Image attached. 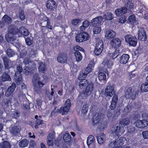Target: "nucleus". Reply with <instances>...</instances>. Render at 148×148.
Wrapping results in <instances>:
<instances>
[{
  "label": "nucleus",
  "mask_w": 148,
  "mask_h": 148,
  "mask_svg": "<svg viewBox=\"0 0 148 148\" xmlns=\"http://www.w3.org/2000/svg\"><path fill=\"white\" fill-rule=\"evenodd\" d=\"M118 102V96L116 94H114L112 97L110 106V108L108 110L107 113V116L108 118L112 117V120L116 119L118 116L120 114L121 109L116 107Z\"/></svg>",
  "instance_id": "1"
},
{
  "label": "nucleus",
  "mask_w": 148,
  "mask_h": 148,
  "mask_svg": "<svg viewBox=\"0 0 148 148\" xmlns=\"http://www.w3.org/2000/svg\"><path fill=\"white\" fill-rule=\"evenodd\" d=\"M95 64L94 60L90 61L87 67L82 72V74L79 75L78 78L80 80L79 86L81 89H84L88 84V81L85 79L87 75L91 72L94 68Z\"/></svg>",
  "instance_id": "2"
},
{
  "label": "nucleus",
  "mask_w": 148,
  "mask_h": 148,
  "mask_svg": "<svg viewBox=\"0 0 148 148\" xmlns=\"http://www.w3.org/2000/svg\"><path fill=\"white\" fill-rule=\"evenodd\" d=\"M130 121L127 118L122 119L119 121V124H116L113 126L112 130L117 136L122 134L125 132L124 127L128 125Z\"/></svg>",
  "instance_id": "3"
},
{
  "label": "nucleus",
  "mask_w": 148,
  "mask_h": 148,
  "mask_svg": "<svg viewBox=\"0 0 148 148\" xmlns=\"http://www.w3.org/2000/svg\"><path fill=\"white\" fill-rule=\"evenodd\" d=\"M20 32L19 28L14 25H11L8 28V36L6 39L8 42L13 41L16 39V35H18Z\"/></svg>",
  "instance_id": "4"
},
{
  "label": "nucleus",
  "mask_w": 148,
  "mask_h": 148,
  "mask_svg": "<svg viewBox=\"0 0 148 148\" xmlns=\"http://www.w3.org/2000/svg\"><path fill=\"white\" fill-rule=\"evenodd\" d=\"M125 97L132 100L135 99L139 95L141 94L139 89L138 88L134 86L130 87L127 89Z\"/></svg>",
  "instance_id": "5"
},
{
  "label": "nucleus",
  "mask_w": 148,
  "mask_h": 148,
  "mask_svg": "<svg viewBox=\"0 0 148 148\" xmlns=\"http://www.w3.org/2000/svg\"><path fill=\"white\" fill-rule=\"evenodd\" d=\"M57 107H56L52 110L51 115H56L57 114L59 113L63 115L68 113L70 109L67 107L64 106L61 107L60 109L56 110Z\"/></svg>",
  "instance_id": "6"
},
{
  "label": "nucleus",
  "mask_w": 148,
  "mask_h": 148,
  "mask_svg": "<svg viewBox=\"0 0 148 148\" xmlns=\"http://www.w3.org/2000/svg\"><path fill=\"white\" fill-rule=\"evenodd\" d=\"M125 39L130 46L135 47L137 44V39L136 37L130 34H127L125 36Z\"/></svg>",
  "instance_id": "7"
},
{
  "label": "nucleus",
  "mask_w": 148,
  "mask_h": 148,
  "mask_svg": "<svg viewBox=\"0 0 148 148\" xmlns=\"http://www.w3.org/2000/svg\"><path fill=\"white\" fill-rule=\"evenodd\" d=\"M17 71L15 72L14 76V79L16 83L20 82L22 79V76L21 73L23 71V69L21 65L19 64L16 67Z\"/></svg>",
  "instance_id": "8"
},
{
  "label": "nucleus",
  "mask_w": 148,
  "mask_h": 148,
  "mask_svg": "<svg viewBox=\"0 0 148 148\" xmlns=\"http://www.w3.org/2000/svg\"><path fill=\"white\" fill-rule=\"evenodd\" d=\"M89 38V36L88 34L85 32H81L80 34H77L75 37L76 41L79 42L86 41Z\"/></svg>",
  "instance_id": "9"
},
{
  "label": "nucleus",
  "mask_w": 148,
  "mask_h": 148,
  "mask_svg": "<svg viewBox=\"0 0 148 148\" xmlns=\"http://www.w3.org/2000/svg\"><path fill=\"white\" fill-rule=\"evenodd\" d=\"M94 84L92 83H89V82H88L83 94L85 96V97H87L92 93L94 89Z\"/></svg>",
  "instance_id": "10"
},
{
  "label": "nucleus",
  "mask_w": 148,
  "mask_h": 148,
  "mask_svg": "<svg viewBox=\"0 0 148 148\" xmlns=\"http://www.w3.org/2000/svg\"><path fill=\"white\" fill-rule=\"evenodd\" d=\"M77 50H75L74 55L75 59L77 62H79L81 61L82 59V56L81 53L79 51H83L84 49L79 46H77L76 48Z\"/></svg>",
  "instance_id": "11"
},
{
  "label": "nucleus",
  "mask_w": 148,
  "mask_h": 148,
  "mask_svg": "<svg viewBox=\"0 0 148 148\" xmlns=\"http://www.w3.org/2000/svg\"><path fill=\"white\" fill-rule=\"evenodd\" d=\"M110 43L112 48L117 50L121 46V41L119 38H116L113 39L111 41Z\"/></svg>",
  "instance_id": "12"
},
{
  "label": "nucleus",
  "mask_w": 148,
  "mask_h": 148,
  "mask_svg": "<svg viewBox=\"0 0 148 148\" xmlns=\"http://www.w3.org/2000/svg\"><path fill=\"white\" fill-rule=\"evenodd\" d=\"M46 7L50 11H54L57 8V4L54 0H48L46 3Z\"/></svg>",
  "instance_id": "13"
},
{
  "label": "nucleus",
  "mask_w": 148,
  "mask_h": 148,
  "mask_svg": "<svg viewBox=\"0 0 148 148\" xmlns=\"http://www.w3.org/2000/svg\"><path fill=\"white\" fill-rule=\"evenodd\" d=\"M114 89V87L110 83L108 84L105 90V95L107 96L112 97L115 93Z\"/></svg>",
  "instance_id": "14"
},
{
  "label": "nucleus",
  "mask_w": 148,
  "mask_h": 148,
  "mask_svg": "<svg viewBox=\"0 0 148 148\" xmlns=\"http://www.w3.org/2000/svg\"><path fill=\"white\" fill-rule=\"evenodd\" d=\"M136 127L140 128H143L146 127L148 125V121L145 119L138 120L134 123Z\"/></svg>",
  "instance_id": "15"
},
{
  "label": "nucleus",
  "mask_w": 148,
  "mask_h": 148,
  "mask_svg": "<svg viewBox=\"0 0 148 148\" xmlns=\"http://www.w3.org/2000/svg\"><path fill=\"white\" fill-rule=\"evenodd\" d=\"M16 87V84L14 83L12 84L11 85L9 86L5 93V95L6 97H8L12 95Z\"/></svg>",
  "instance_id": "16"
},
{
  "label": "nucleus",
  "mask_w": 148,
  "mask_h": 148,
  "mask_svg": "<svg viewBox=\"0 0 148 148\" xmlns=\"http://www.w3.org/2000/svg\"><path fill=\"white\" fill-rule=\"evenodd\" d=\"M116 135L117 136L116 134ZM121 135V134H120V135H119L118 136H117L119 138L118 139V138L116 139L113 143L111 142L110 143V144H113L112 145H114V146L119 145H121L124 144V142L126 140V138L124 137H121L120 138H119V136Z\"/></svg>",
  "instance_id": "17"
},
{
  "label": "nucleus",
  "mask_w": 148,
  "mask_h": 148,
  "mask_svg": "<svg viewBox=\"0 0 148 148\" xmlns=\"http://www.w3.org/2000/svg\"><path fill=\"white\" fill-rule=\"evenodd\" d=\"M102 17L99 16L93 18L91 21V24L93 27H97L101 24L102 21Z\"/></svg>",
  "instance_id": "18"
},
{
  "label": "nucleus",
  "mask_w": 148,
  "mask_h": 148,
  "mask_svg": "<svg viewBox=\"0 0 148 148\" xmlns=\"http://www.w3.org/2000/svg\"><path fill=\"white\" fill-rule=\"evenodd\" d=\"M127 11V8L125 6H123L120 8L116 9L115 12L116 15L118 16H119L123 14H126Z\"/></svg>",
  "instance_id": "19"
},
{
  "label": "nucleus",
  "mask_w": 148,
  "mask_h": 148,
  "mask_svg": "<svg viewBox=\"0 0 148 148\" xmlns=\"http://www.w3.org/2000/svg\"><path fill=\"white\" fill-rule=\"evenodd\" d=\"M116 34L115 32L111 30H108L106 32L105 37L108 39H111L115 38Z\"/></svg>",
  "instance_id": "20"
},
{
  "label": "nucleus",
  "mask_w": 148,
  "mask_h": 148,
  "mask_svg": "<svg viewBox=\"0 0 148 148\" xmlns=\"http://www.w3.org/2000/svg\"><path fill=\"white\" fill-rule=\"evenodd\" d=\"M130 58V56L127 54H123L120 57L119 62L121 64H125L127 63Z\"/></svg>",
  "instance_id": "21"
},
{
  "label": "nucleus",
  "mask_w": 148,
  "mask_h": 148,
  "mask_svg": "<svg viewBox=\"0 0 148 148\" xmlns=\"http://www.w3.org/2000/svg\"><path fill=\"white\" fill-rule=\"evenodd\" d=\"M5 68L6 70H9L12 66L10 65L11 61L8 58L5 56L2 57Z\"/></svg>",
  "instance_id": "22"
},
{
  "label": "nucleus",
  "mask_w": 148,
  "mask_h": 148,
  "mask_svg": "<svg viewBox=\"0 0 148 148\" xmlns=\"http://www.w3.org/2000/svg\"><path fill=\"white\" fill-rule=\"evenodd\" d=\"M97 142L99 144L104 143L106 140L105 135L103 133H101L97 135Z\"/></svg>",
  "instance_id": "23"
},
{
  "label": "nucleus",
  "mask_w": 148,
  "mask_h": 148,
  "mask_svg": "<svg viewBox=\"0 0 148 148\" xmlns=\"http://www.w3.org/2000/svg\"><path fill=\"white\" fill-rule=\"evenodd\" d=\"M20 32L19 33V36L25 37L27 36L29 34L28 31L24 27H19Z\"/></svg>",
  "instance_id": "24"
},
{
  "label": "nucleus",
  "mask_w": 148,
  "mask_h": 148,
  "mask_svg": "<svg viewBox=\"0 0 148 148\" xmlns=\"http://www.w3.org/2000/svg\"><path fill=\"white\" fill-rule=\"evenodd\" d=\"M101 115L100 113H96L93 116L92 121L94 125L97 124L99 123L101 119Z\"/></svg>",
  "instance_id": "25"
},
{
  "label": "nucleus",
  "mask_w": 148,
  "mask_h": 148,
  "mask_svg": "<svg viewBox=\"0 0 148 148\" xmlns=\"http://www.w3.org/2000/svg\"><path fill=\"white\" fill-rule=\"evenodd\" d=\"M32 51L34 53L32 55L30 53L29 55V58H26L24 59V60L23 61V63L25 65H27L29 64L30 63H32V64L33 65V64H34V63L33 62V61L31 60L29 58H30L32 57V56H35L34 52V51H32V50L31 52H32Z\"/></svg>",
  "instance_id": "26"
},
{
  "label": "nucleus",
  "mask_w": 148,
  "mask_h": 148,
  "mask_svg": "<svg viewBox=\"0 0 148 148\" xmlns=\"http://www.w3.org/2000/svg\"><path fill=\"white\" fill-rule=\"evenodd\" d=\"M58 61L61 63H65L67 62V58L63 53L59 54L57 57Z\"/></svg>",
  "instance_id": "27"
},
{
  "label": "nucleus",
  "mask_w": 148,
  "mask_h": 148,
  "mask_svg": "<svg viewBox=\"0 0 148 148\" xmlns=\"http://www.w3.org/2000/svg\"><path fill=\"white\" fill-rule=\"evenodd\" d=\"M2 21L4 23L5 25H9L12 22V19L11 18L6 14L4 15L2 18Z\"/></svg>",
  "instance_id": "28"
},
{
  "label": "nucleus",
  "mask_w": 148,
  "mask_h": 148,
  "mask_svg": "<svg viewBox=\"0 0 148 148\" xmlns=\"http://www.w3.org/2000/svg\"><path fill=\"white\" fill-rule=\"evenodd\" d=\"M20 132V130L19 127L16 126L12 127L10 131L11 133L13 136L18 135Z\"/></svg>",
  "instance_id": "29"
},
{
  "label": "nucleus",
  "mask_w": 148,
  "mask_h": 148,
  "mask_svg": "<svg viewBox=\"0 0 148 148\" xmlns=\"http://www.w3.org/2000/svg\"><path fill=\"white\" fill-rule=\"evenodd\" d=\"M38 70L39 72L45 74L47 70L45 64L43 62H40L38 66Z\"/></svg>",
  "instance_id": "30"
},
{
  "label": "nucleus",
  "mask_w": 148,
  "mask_h": 148,
  "mask_svg": "<svg viewBox=\"0 0 148 148\" xmlns=\"http://www.w3.org/2000/svg\"><path fill=\"white\" fill-rule=\"evenodd\" d=\"M102 64L107 68H110L113 65V62L110 60L105 59L103 61Z\"/></svg>",
  "instance_id": "31"
},
{
  "label": "nucleus",
  "mask_w": 148,
  "mask_h": 148,
  "mask_svg": "<svg viewBox=\"0 0 148 148\" xmlns=\"http://www.w3.org/2000/svg\"><path fill=\"white\" fill-rule=\"evenodd\" d=\"M113 53H109L108 54V56L110 59H114L116 58L119 55V52L117 50L115 49Z\"/></svg>",
  "instance_id": "32"
},
{
  "label": "nucleus",
  "mask_w": 148,
  "mask_h": 148,
  "mask_svg": "<svg viewBox=\"0 0 148 148\" xmlns=\"http://www.w3.org/2000/svg\"><path fill=\"white\" fill-rule=\"evenodd\" d=\"M140 89V91L142 92H147L148 91V81L142 84Z\"/></svg>",
  "instance_id": "33"
},
{
  "label": "nucleus",
  "mask_w": 148,
  "mask_h": 148,
  "mask_svg": "<svg viewBox=\"0 0 148 148\" xmlns=\"http://www.w3.org/2000/svg\"><path fill=\"white\" fill-rule=\"evenodd\" d=\"M89 22L87 20L84 21L82 23V25L80 27L81 31H83L85 30L89 26Z\"/></svg>",
  "instance_id": "34"
},
{
  "label": "nucleus",
  "mask_w": 148,
  "mask_h": 148,
  "mask_svg": "<svg viewBox=\"0 0 148 148\" xmlns=\"http://www.w3.org/2000/svg\"><path fill=\"white\" fill-rule=\"evenodd\" d=\"M29 141L27 139H23L21 140L19 143V147H26L29 144Z\"/></svg>",
  "instance_id": "35"
},
{
  "label": "nucleus",
  "mask_w": 148,
  "mask_h": 148,
  "mask_svg": "<svg viewBox=\"0 0 148 148\" xmlns=\"http://www.w3.org/2000/svg\"><path fill=\"white\" fill-rule=\"evenodd\" d=\"M105 20H111L114 18V15L112 13L110 12H108L106 14H105L103 16Z\"/></svg>",
  "instance_id": "36"
},
{
  "label": "nucleus",
  "mask_w": 148,
  "mask_h": 148,
  "mask_svg": "<svg viewBox=\"0 0 148 148\" xmlns=\"http://www.w3.org/2000/svg\"><path fill=\"white\" fill-rule=\"evenodd\" d=\"M40 79V77L37 73H36L34 74L32 79V82L34 85L36 84Z\"/></svg>",
  "instance_id": "37"
},
{
  "label": "nucleus",
  "mask_w": 148,
  "mask_h": 148,
  "mask_svg": "<svg viewBox=\"0 0 148 148\" xmlns=\"http://www.w3.org/2000/svg\"><path fill=\"white\" fill-rule=\"evenodd\" d=\"M138 39L142 41H145L147 39V35L145 33H143L142 32H139L138 34Z\"/></svg>",
  "instance_id": "38"
},
{
  "label": "nucleus",
  "mask_w": 148,
  "mask_h": 148,
  "mask_svg": "<svg viewBox=\"0 0 148 148\" xmlns=\"http://www.w3.org/2000/svg\"><path fill=\"white\" fill-rule=\"evenodd\" d=\"M98 78L99 80L100 81L106 80V75L105 73L103 72L99 71Z\"/></svg>",
  "instance_id": "39"
},
{
  "label": "nucleus",
  "mask_w": 148,
  "mask_h": 148,
  "mask_svg": "<svg viewBox=\"0 0 148 148\" xmlns=\"http://www.w3.org/2000/svg\"><path fill=\"white\" fill-rule=\"evenodd\" d=\"M128 20L129 23L132 25H134L136 23V17L134 14L131 15L129 17Z\"/></svg>",
  "instance_id": "40"
},
{
  "label": "nucleus",
  "mask_w": 148,
  "mask_h": 148,
  "mask_svg": "<svg viewBox=\"0 0 148 148\" xmlns=\"http://www.w3.org/2000/svg\"><path fill=\"white\" fill-rule=\"evenodd\" d=\"M88 106L87 103H84L82 106L81 110V113L86 115L88 110Z\"/></svg>",
  "instance_id": "41"
},
{
  "label": "nucleus",
  "mask_w": 148,
  "mask_h": 148,
  "mask_svg": "<svg viewBox=\"0 0 148 148\" xmlns=\"http://www.w3.org/2000/svg\"><path fill=\"white\" fill-rule=\"evenodd\" d=\"M2 80L4 81H10L11 78L9 75L7 73H4L2 76Z\"/></svg>",
  "instance_id": "42"
},
{
  "label": "nucleus",
  "mask_w": 148,
  "mask_h": 148,
  "mask_svg": "<svg viewBox=\"0 0 148 148\" xmlns=\"http://www.w3.org/2000/svg\"><path fill=\"white\" fill-rule=\"evenodd\" d=\"M71 136L68 133H65L63 136V139L65 142H69L71 140Z\"/></svg>",
  "instance_id": "43"
},
{
  "label": "nucleus",
  "mask_w": 148,
  "mask_h": 148,
  "mask_svg": "<svg viewBox=\"0 0 148 148\" xmlns=\"http://www.w3.org/2000/svg\"><path fill=\"white\" fill-rule=\"evenodd\" d=\"M32 68L31 67L25 66L24 67V73L26 75L29 74L33 70Z\"/></svg>",
  "instance_id": "44"
},
{
  "label": "nucleus",
  "mask_w": 148,
  "mask_h": 148,
  "mask_svg": "<svg viewBox=\"0 0 148 148\" xmlns=\"http://www.w3.org/2000/svg\"><path fill=\"white\" fill-rule=\"evenodd\" d=\"M1 143L3 148H11V146L10 143L7 141L4 140Z\"/></svg>",
  "instance_id": "45"
},
{
  "label": "nucleus",
  "mask_w": 148,
  "mask_h": 148,
  "mask_svg": "<svg viewBox=\"0 0 148 148\" xmlns=\"http://www.w3.org/2000/svg\"><path fill=\"white\" fill-rule=\"evenodd\" d=\"M94 137L92 135H90L88 137L87 140V143L88 145H90L94 141Z\"/></svg>",
  "instance_id": "46"
},
{
  "label": "nucleus",
  "mask_w": 148,
  "mask_h": 148,
  "mask_svg": "<svg viewBox=\"0 0 148 148\" xmlns=\"http://www.w3.org/2000/svg\"><path fill=\"white\" fill-rule=\"evenodd\" d=\"M7 54L9 57L13 56L15 54V52L11 49H8L7 50Z\"/></svg>",
  "instance_id": "47"
},
{
  "label": "nucleus",
  "mask_w": 148,
  "mask_h": 148,
  "mask_svg": "<svg viewBox=\"0 0 148 148\" xmlns=\"http://www.w3.org/2000/svg\"><path fill=\"white\" fill-rule=\"evenodd\" d=\"M103 41L101 40H100L96 44L95 47H97V48L99 47V49H103Z\"/></svg>",
  "instance_id": "48"
},
{
  "label": "nucleus",
  "mask_w": 148,
  "mask_h": 148,
  "mask_svg": "<svg viewBox=\"0 0 148 148\" xmlns=\"http://www.w3.org/2000/svg\"><path fill=\"white\" fill-rule=\"evenodd\" d=\"M45 21H47V25L45 26V27L47 29H49L50 30L52 29V27L51 25H50L51 23L49 19L47 17H45Z\"/></svg>",
  "instance_id": "49"
},
{
  "label": "nucleus",
  "mask_w": 148,
  "mask_h": 148,
  "mask_svg": "<svg viewBox=\"0 0 148 148\" xmlns=\"http://www.w3.org/2000/svg\"><path fill=\"white\" fill-rule=\"evenodd\" d=\"M103 49H99V47H95V49L94 51V52L95 55L96 56H99L102 53Z\"/></svg>",
  "instance_id": "50"
},
{
  "label": "nucleus",
  "mask_w": 148,
  "mask_h": 148,
  "mask_svg": "<svg viewBox=\"0 0 148 148\" xmlns=\"http://www.w3.org/2000/svg\"><path fill=\"white\" fill-rule=\"evenodd\" d=\"M94 28L93 29V32L94 34H99L101 32V28L97 27H94Z\"/></svg>",
  "instance_id": "51"
},
{
  "label": "nucleus",
  "mask_w": 148,
  "mask_h": 148,
  "mask_svg": "<svg viewBox=\"0 0 148 148\" xmlns=\"http://www.w3.org/2000/svg\"><path fill=\"white\" fill-rule=\"evenodd\" d=\"M127 7L129 9H131L133 8V3L131 2V0H127L126 3Z\"/></svg>",
  "instance_id": "52"
},
{
  "label": "nucleus",
  "mask_w": 148,
  "mask_h": 148,
  "mask_svg": "<svg viewBox=\"0 0 148 148\" xmlns=\"http://www.w3.org/2000/svg\"><path fill=\"white\" fill-rule=\"evenodd\" d=\"M44 85L45 83L40 80L34 86H36L38 88H41Z\"/></svg>",
  "instance_id": "53"
},
{
  "label": "nucleus",
  "mask_w": 148,
  "mask_h": 148,
  "mask_svg": "<svg viewBox=\"0 0 148 148\" xmlns=\"http://www.w3.org/2000/svg\"><path fill=\"white\" fill-rule=\"evenodd\" d=\"M80 21V20L78 18H76L72 20L71 21L72 24L74 25H77Z\"/></svg>",
  "instance_id": "54"
},
{
  "label": "nucleus",
  "mask_w": 148,
  "mask_h": 148,
  "mask_svg": "<svg viewBox=\"0 0 148 148\" xmlns=\"http://www.w3.org/2000/svg\"><path fill=\"white\" fill-rule=\"evenodd\" d=\"M65 106H67V108L70 109L71 106V100L69 99H68L66 100L65 102Z\"/></svg>",
  "instance_id": "55"
},
{
  "label": "nucleus",
  "mask_w": 148,
  "mask_h": 148,
  "mask_svg": "<svg viewBox=\"0 0 148 148\" xmlns=\"http://www.w3.org/2000/svg\"><path fill=\"white\" fill-rule=\"evenodd\" d=\"M19 16L20 19L24 20L25 19V16L23 12L21 11L19 14Z\"/></svg>",
  "instance_id": "56"
},
{
  "label": "nucleus",
  "mask_w": 148,
  "mask_h": 148,
  "mask_svg": "<svg viewBox=\"0 0 148 148\" xmlns=\"http://www.w3.org/2000/svg\"><path fill=\"white\" fill-rule=\"evenodd\" d=\"M25 40L26 44L27 45L29 46L32 45V42L30 38L29 37H27L25 39Z\"/></svg>",
  "instance_id": "57"
},
{
  "label": "nucleus",
  "mask_w": 148,
  "mask_h": 148,
  "mask_svg": "<svg viewBox=\"0 0 148 148\" xmlns=\"http://www.w3.org/2000/svg\"><path fill=\"white\" fill-rule=\"evenodd\" d=\"M142 135L143 137L145 139L148 138V131H144L142 132Z\"/></svg>",
  "instance_id": "58"
},
{
  "label": "nucleus",
  "mask_w": 148,
  "mask_h": 148,
  "mask_svg": "<svg viewBox=\"0 0 148 148\" xmlns=\"http://www.w3.org/2000/svg\"><path fill=\"white\" fill-rule=\"evenodd\" d=\"M36 145L35 142L34 140H30L29 145L30 147L34 148Z\"/></svg>",
  "instance_id": "59"
},
{
  "label": "nucleus",
  "mask_w": 148,
  "mask_h": 148,
  "mask_svg": "<svg viewBox=\"0 0 148 148\" xmlns=\"http://www.w3.org/2000/svg\"><path fill=\"white\" fill-rule=\"evenodd\" d=\"M27 51L23 52L22 51L20 52L19 57L20 58H23L27 54Z\"/></svg>",
  "instance_id": "60"
},
{
  "label": "nucleus",
  "mask_w": 148,
  "mask_h": 148,
  "mask_svg": "<svg viewBox=\"0 0 148 148\" xmlns=\"http://www.w3.org/2000/svg\"><path fill=\"white\" fill-rule=\"evenodd\" d=\"M53 138H49L47 141V143L48 145H53Z\"/></svg>",
  "instance_id": "61"
},
{
  "label": "nucleus",
  "mask_w": 148,
  "mask_h": 148,
  "mask_svg": "<svg viewBox=\"0 0 148 148\" xmlns=\"http://www.w3.org/2000/svg\"><path fill=\"white\" fill-rule=\"evenodd\" d=\"M113 144H110V143L109 144V147L111 148L113 147V148H123V147L120 146H116V145L114 146V145H112Z\"/></svg>",
  "instance_id": "62"
},
{
  "label": "nucleus",
  "mask_w": 148,
  "mask_h": 148,
  "mask_svg": "<svg viewBox=\"0 0 148 148\" xmlns=\"http://www.w3.org/2000/svg\"><path fill=\"white\" fill-rule=\"evenodd\" d=\"M43 121L40 119L36 120V123L38 125H40L42 124L43 123Z\"/></svg>",
  "instance_id": "63"
},
{
  "label": "nucleus",
  "mask_w": 148,
  "mask_h": 148,
  "mask_svg": "<svg viewBox=\"0 0 148 148\" xmlns=\"http://www.w3.org/2000/svg\"><path fill=\"white\" fill-rule=\"evenodd\" d=\"M126 21L125 18L123 17L120 18L119 20V22L120 23H125Z\"/></svg>",
  "instance_id": "64"
}]
</instances>
